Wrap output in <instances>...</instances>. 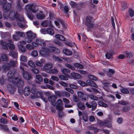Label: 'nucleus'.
<instances>
[{
	"label": "nucleus",
	"instance_id": "nucleus-1",
	"mask_svg": "<svg viewBox=\"0 0 134 134\" xmlns=\"http://www.w3.org/2000/svg\"><path fill=\"white\" fill-rule=\"evenodd\" d=\"M0 3H1V4L4 5L3 8L5 10V12L3 13L4 18L7 19L9 18L10 20L16 21H24L23 16L19 15L17 13H15L13 10H12L9 14L8 11L10 10L12 8L11 3H6L5 0H0Z\"/></svg>",
	"mask_w": 134,
	"mask_h": 134
},
{
	"label": "nucleus",
	"instance_id": "nucleus-2",
	"mask_svg": "<svg viewBox=\"0 0 134 134\" xmlns=\"http://www.w3.org/2000/svg\"><path fill=\"white\" fill-rule=\"evenodd\" d=\"M42 47L41 49L39 51L40 55L43 57H46L49 55V53L53 52L56 54L60 53L59 49L53 46H49L48 47Z\"/></svg>",
	"mask_w": 134,
	"mask_h": 134
},
{
	"label": "nucleus",
	"instance_id": "nucleus-3",
	"mask_svg": "<svg viewBox=\"0 0 134 134\" xmlns=\"http://www.w3.org/2000/svg\"><path fill=\"white\" fill-rule=\"evenodd\" d=\"M8 80L9 81L12 83H13L16 84L17 86L19 87H22L24 83L23 81L19 77L18 78H14L15 74L11 71H9L8 74Z\"/></svg>",
	"mask_w": 134,
	"mask_h": 134
},
{
	"label": "nucleus",
	"instance_id": "nucleus-4",
	"mask_svg": "<svg viewBox=\"0 0 134 134\" xmlns=\"http://www.w3.org/2000/svg\"><path fill=\"white\" fill-rule=\"evenodd\" d=\"M25 9L27 13V15L28 18L32 20L34 18V16L29 12L31 10L34 13L37 12L38 10L36 8L35 5L34 4L27 5L25 7Z\"/></svg>",
	"mask_w": 134,
	"mask_h": 134
},
{
	"label": "nucleus",
	"instance_id": "nucleus-5",
	"mask_svg": "<svg viewBox=\"0 0 134 134\" xmlns=\"http://www.w3.org/2000/svg\"><path fill=\"white\" fill-rule=\"evenodd\" d=\"M26 37L25 39L26 41L28 43H30L36 37L35 34L32 31L29 30L26 32Z\"/></svg>",
	"mask_w": 134,
	"mask_h": 134
},
{
	"label": "nucleus",
	"instance_id": "nucleus-6",
	"mask_svg": "<svg viewBox=\"0 0 134 134\" xmlns=\"http://www.w3.org/2000/svg\"><path fill=\"white\" fill-rule=\"evenodd\" d=\"M49 41H45L39 38H36L35 41L33 42V44L35 47H37L39 46L42 47H46V43L49 42Z\"/></svg>",
	"mask_w": 134,
	"mask_h": 134
},
{
	"label": "nucleus",
	"instance_id": "nucleus-7",
	"mask_svg": "<svg viewBox=\"0 0 134 134\" xmlns=\"http://www.w3.org/2000/svg\"><path fill=\"white\" fill-rule=\"evenodd\" d=\"M78 83L82 86H84L87 85V84L90 86L95 87H97V86L96 83L93 81L90 80H87L86 81V83L81 81H79Z\"/></svg>",
	"mask_w": 134,
	"mask_h": 134
},
{
	"label": "nucleus",
	"instance_id": "nucleus-8",
	"mask_svg": "<svg viewBox=\"0 0 134 134\" xmlns=\"http://www.w3.org/2000/svg\"><path fill=\"white\" fill-rule=\"evenodd\" d=\"M17 63L16 61L11 60L8 64H6L2 66L3 70H8L11 67H15Z\"/></svg>",
	"mask_w": 134,
	"mask_h": 134
},
{
	"label": "nucleus",
	"instance_id": "nucleus-9",
	"mask_svg": "<svg viewBox=\"0 0 134 134\" xmlns=\"http://www.w3.org/2000/svg\"><path fill=\"white\" fill-rule=\"evenodd\" d=\"M19 43L18 46L19 50L23 53L25 52L26 51V49L23 45L25 44L26 43V41H20Z\"/></svg>",
	"mask_w": 134,
	"mask_h": 134
},
{
	"label": "nucleus",
	"instance_id": "nucleus-10",
	"mask_svg": "<svg viewBox=\"0 0 134 134\" xmlns=\"http://www.w3.org/2000/svg\"><path fill=\"white\" fill-rule=\"evenodd\" d=\"M63 102L61 99H59L57 100L56 109L58 111H60L63 109Z\"/></svg>",
	"mask_w": 134,
	"mask_h": 134
},
{
	"label": "nucleus",
	"instance_id": "nucleus-11",
	"mask_svg": "<svg viewBox=\"0 0 134 134\" xmlns=\"http://www.w3.org/2000/svg\"><path fill=\"white\" fill-rule=\"evenodd\" d=\"M21 70L23 71V76L24 78L26 80H30L31 79V77L30 75L27 72L24 71V68L21 66L20 67Z\"/></svg>",
	"mask_w": 134,
	"mask_h": 134
},
{
	"label": "nucleus",
	"instance_id": "nucleus-12",
	"mask_svg": "<svg viewBox=\"0 0 134 134\" xmlns=\"http://www.w3.org/2000/svg\"><path fill=\"white\" fill-rule=\"evenodd\" d=\"M77 94L79 97L82 100H86L88 98V97L87 95L81 91L78 92Z\"/></svg>",
	"mask_w": 134,
	"mask_h": 134
},
{
	"label": "nucleus",
	"instance_id": "nucleus-13",
	"mask_svg": "<svg viewBox=\"0 0 134 134\" xmlns=\"http://www.w3.org/2000/svg\"><path fill=\"white\" fill-rule=\"evenodd\" d=\"M92 18L90 16H88L86 18V24L87 26L90 28L93 26V24L92 21Z\"/></svg>",
	"mask_w": 134,
	"mask_h": 134
},
{
	"label": "nucleus",
	"instance_id": "nucleus-14",
	"mask_svg": "<svg viewBox=\"0 0 134 134\" xmlns=\"http://www.w3.org/2000/svg\"><path fill=\"white\" fill-rule=\"evenodd\" d=\"M109 120L108 119L104 121H102L100 120L98 121V123L99 125L102 126L103 127H109Z\"/></svg>",
	"mask_w": 134,
	"mask_h": 134
},
{
	"label": "nucleus",
	"instance_id": "nucleus-15",
	"mask_svg": "<svg viewBox=\"0 0 134 134\" xmlns=\"http://www.w3.org/2000/svg\"><path fill=\"white\" fill-rule=\"evenodd\" d=\"M8 42L7 43V46L9 48L11 49H14L15 48V46L13 43L12 41L10 39H8Z\"/></svg>",
	"mask_w": 134,
	"mask_h": 134
},
{
	"label": "nucleus",
	"instance_id": "nucleus-16",
	"mask_svg": "<svg viewBox=\"0 0 134 134\" xmlns=\"http://www.w3.org/2000/svg\"><path fill=\"white\" fill-rule=\"evenodd\" d=\"M0 35L1 37L2 38H5L7 37H11V35L8 32H3L2 31H1Z\"/></svg>",
	"mask_w": 134,
	"mask_h": 134
},
{
	"label": "nucleus",
	"instance_id": "nucleus-17",
	"mask_svg": "<svg viewBox=\"0 0 134 134\" xmlns=\"http://www.w3.org/2000/svg\"><path fill=\"white\" fill-rule=\"evenodd\" d=\"M36 17L39 19H42L45 18V16L42 12L40 11L39 13L37 14Z\"/></svg>",
	"mask_w": 134,
	"mask_h": 134
},
{
	"label": "nucleus",
	"instance_id": "nucleus-18",
	"mask_svg": "<svg viewBox=\"0 0 134 134\" xmlns=\"http://www.w3.org/2000/svg\"><path fill=\"white\" fill-rule=\"evenodd\" d=\"M55 37L56 38L61 41H65V37L62 35L59 34H57L55 35Z\"/></svg>",
	"mask_w": 134,
	"mask_h": 134
},
{
	"label": "nucleus",
	"instance_id": "nucleus-19",
	"mask_svg": "<svg viewBox=\"0 0 134 134\" xmlns=\"http://www.w3.org/2000/svg\"><path fill=\"white\" fill-rule=\"evenodd\" d=\"M30 89L28 87H25L24 89V93L25 96H28L30 94Z\"/></svg>",
	"mask_w": 134,
	"mask_h": 134
},
{
	"label": "nucleus",
	"instance_id": "nucleus-20",
	"mask_svg": "<svg viewBox=\"0 0 134 134\" xmlns=\"http://www.w3.org/2000/svg\"><path fill=\"white\" fill-rule=\"evenodd\" d=\"M53 67L52 65L50 63L46 64L44 66V69L46 70H49L51 69Z\"/></svg>",
	"mask_w": 134,
	"mask_h": 134
},
{
	"label": "nucleus",
	"instance_id": "nucleus-21",
	"mask_svg": "<svg viewBox=\"0 0 134 134\" xmlns=\"http://www.w3.org/2000/svg\"><path fill=\"white\" fill-rule=\"evenodd\" d=\"M70 75L72 77L75 79H79L81 77L80 75L75 72H72Z\"/></svg>",
	"mask_w": 134,
	"mask_h": 134
},
{
	"label": "nucleus",
	"instance_id": "nucleus-22",
	"mask_svg": "<svg viewBox=\"0 0 134 134\" xmlns=\"http://www.w3.org/2000/svg\"><path fill=\"white\" fill-rule=\"evenodd\" d=\"M63 102L65 104V107L66 108H70L71 107V106L70 105H67L66 104H68L70 103L69 100L68 99L63 98Z\"/></svg>",
	"mask_w": 134,
	"mask_h": 134
},
{
	"label": "nucleus",
	"instance_id": "nucleus-23",
	"mask_svg": "<svg viewBox=\"0 0 134 134\" xmlns=\"http://www.w3.org/2000/svg\"><path fill=\"white\" fill-rule=\"evenodd\" d=\"M0 44L2 47L3 49H8L7 44L5 42H4L3 40H1L0 41Z\"/></svg>",
	"mask_w": 134,
	"mask_h": 134
},
{
	"label": "nucleus",
	"instance_id": "nucleus-24",
	"mask_svg": "<svg viewBox=\"0 0 134 134\" xmlns=\"http://www.w3.org/2000/svg\"><path fill=\"white\" fill-rule=\"evenodd\" d=\"M61 71L62 73L65 75H67L70 72L69 69L66 68H63L61 69Z\"/></svg>",
	"mask_w": 134,
	"mask_h": 134
},
{
	"label": "nucleus",
	"instance_id": "nucleus-25",
	"mask_svg": "<svg viewBox=\"0 0 134 134\" xmlns=\"http://www.w3.org/2000/svg\"><path fill=\"white\" fill-rule=\"evenodd\" d=\"M50 24V22L47 20H45L41 23L42 25L44 27H47Z\"/></svg>",
	"mask_w": 134,
	"mask_h": 134
},
{
	"label": "nucleus",
	"instance_id": "nucleus-26",
	"mask_svg": "<svg viewBox=\"0 0 134 134\" xmlns=\"http://www.w3.org/2000/svg\"><path fill=\"white\" fill-rule=\"evenodd\" d=\"M2 106L3 108H7L8 105V102L6 99L3 98L2 99Z\"/></svg>",
	"mask_w": 134,
	"mask_h": 134
},
{
	"label": "nucleus",
	"instance_id": "nucleus-27",
	"mask_svg": "<svg viewBox=\"0 0 134 134\" xmlns=\"http://www.w3.org/2000/svg\"><path fill=\"white\" fill-rule=\"evenodd\" d=\"M40 61L41 62L38 61L36 62V64L37 66L41 67L43 66V64L44 63L45 61L43 59H41Z\"/></svg>",
	"mask_w": 134,
	"mask_h": 134
},
{
	"label": "nucleus",
	"instance_id": "nucleus-28",
	"mask_svg": "<svg viewBox=\"0 0 134 134\" xmlns=\"http://www.w3.org/2000/svg\"><path fill=\"white\" fill-rule=\"evenodd\" d=\"M1 59L3 61H7L8 60V56L5 54H3L1 57Z\"/></svg>",
	"mask_w": 134,
	"mask_h": 134
},
{
	"label": "nucleus",
	"instance_id": "nucleus-29",
	"mask_svg": "<svg viewBox=\"0 0 134 134\" xmlns=\"http://www.w3.org/2000/svg\"><path fill=\"white\" fill-rule=\"evenodd\" d=\"M70 4L72 8L77 9L78 5L74 1H71L70 2Z\"/></svg>",
	"mask_w": 134,
	"mask_h": 134
},
{
	"label": "nucleus",
	"instance_id": "nucleus-30",
	"mask_svg": "<svg viewBox=\"0 0 134 134\" xmlns=\"http://www.w3.org/2000/svg\"><path fill=\"white\" fill-rule=\"evenodd\" d=\"M31 44H27L26 46V48L27 49L30 50L34 49L35 47V46H34V44H33V42H32Z\"/></svg>",
	"mask_w": 134,
	"mask_h": 134
},
{
	"label": "nucleus",
	"instance_id": "nucleus-31",
	"mask_svg": "<svg viewBox=\"0 0 134 134\" xmlns=\"http://www.w3.org/2000/svg\"><path fill=\"white\" fill-rule=\"evenodd\" d=\"M64 53L66 55H69L71 54V52L69 50L65 49L63 50Z\"/></svg>",
	"mask_w": 134,
	"mask_h": 134
},
{
	"label": "nucleus",
	"instance_id": "nucleus-32",
	"mask_svg": "<svg viewBox=\"0 0 134 134\" xmlns=\"http://www.w3.org/2000/svg\"><path fill=\"white\" fill-rule=\"evenodd\" d=\"M78 108L81 110H83L85 108V105L81 103H79L77 104Z\"/></svg>",
	"mask_w": 134,
	"mask_h": 134
},
{
	"label": "nucleus",
	"instance_id": "nucleus-33",
	"mask_svg": "<svg viewBox=\"0 0 134 134\" xmlns=\"http://www.w3.org/2000/svg\"><path fill=\"white\" fill-rule=\"evenodd\" d=\"M54 33V31L53 29L49 28L47 29V34L52 35H53Z\"/></svg>",
	"mask_w": 134,
	"mask_h": 134
},
{
	"label": "nucleus",
	"instance_id": "nucleus-34",
	"mask_svg": "<svg viewBox=\"0 0 134 134\" xmlns=\"http://www.w3.org/2000/svg\"><path fill=\"white\" fill-rule=\"evenodd\" d=\"M20 61L26 62L27 61V57L23 55H21L20 58Z\"/></svg>",
	"mask_w": 134,
	"mask_h": 134
},
{
	"label": "nucleus",
	"instance_id": "nucleus-35",
	"mask_svg": "<svg viewBox=\"0 0 134 134\" xmlns=\"http://www.w3.org/2000/svg\"><path fill=\"white\" fill-rule=\"evenodd\" d=\"M109 84L108 82H104L103 83V87L104 89V90L107 91H108L109 89L108 88V86Z\"/></svg>",
	"mask_w": 134,
	"mask_h": 134
},
{
	"label": "nucleus",
	"instance_id": "nucleus-36",
	"mask_svg": "<svg viewBox=\"0 0 134 134\" xmlns=\"http://www.w3.org/2000/svg\"><path fill=\"white\" fill-rule=\"evenodd\" d=\"M91 104V107L92 108V110H94L96 108L97 105V104L96 102L94 101H93L92 102Z\"/></svg>",
	"mask_w": 134,
	"mask_h": 134
},
{
	"label": "nucleus",
	"instance_id": "nucleus-37",
	"mask_svg": "<svg viewBox=\"0 0 134 134\" xmlns=\"http://www.w3.org/2000/svg\"><path fill=\"white\" fill-rule=\"evenodd\" d=\"M98 105L100 106H102L105 107H108L107 104L104 103L102 101H99L98 103Z\"/></svg>",
	"mask_w": 134,
	"mask_h": 134
},
{
	"label": "nucleus",
	"instance_id": "nucleus-38",
	"mask_svg": "<svg viewBox=\"0 0 134 134\" xmlns=\"http://www.w3.org/2000/svg\"><path fill=\"white\" fill-rule=\"evenodd\" d=\"M0 129L5 131H8V129L6 125L0 124Z\"/></svg>",
	"mask_w": 134,
	"mask_h": 134
},
{
	"label": "nucleus",
	"instance_id": "nucleus-39",
	"mask_svg": "<svg viewBox=\"0 0 134 134\" xmlns=\"http://www.w3.org/2000/svg\"><path fill=\"white\" fill-rule=\"evenodd\" d=\"M62 96L66 97H69L70 96V94L68 92L65 91H62Z\"/></svg>",
	"mask_w": 134,
	"mask_h": 134
},
{
	"label": "nucleus",
	"instance_id": "nucleus-40",
	"mask_svg": "<svg viewBox=\"0 0 134 134\" xmlns=\"http://www.w3.org/2000/svg\"><path fill=\"white\" fill-rule=\"evenodd\" d=\"M15 33L18 35L19 36L22 37H24L25 36V34L24 32H21L19 31H16L15 32Z\"/></svg>",
	"mask_w": 134,
	"mask_h": 134
},
{
	"label": "nucleus",
	"instance_id": "nucleus-41",
	"mask_svg": "<svg viewBox=\"0 0 134 134\" xmlns=\"http://www.w3.org/2000/svg\"><path fill=\"white\" fill-rule=\"evenodd\" d=\"M115 19V17L114 16H112L111 18V22L112 25L114 29H115V24L114 20Z\"/></svg>",
	"mask_w": 134,
	"mask_h": 134
},
{
	"label": "nucleus",
	"instance_id": "nucleus-42",
	"mask_svg": "<svg viewBox=\"0 0 134 134\" xmlns=\"http://www.w3.org/2000/svg\"><path fill=\"white\" fill-rule=\"evenodd\" d=\"M9 55L13 58H16L17 57V53L13 51H11Z\"/></svg>",
	"mask_w": 134,
	"mask_h": 134
},
{
	"label": "nucleus",
	"instance_id": "nucleus-43",
	"mask_svg": "<svg viewBox=\"0 0 134 134\" xmlns=\"http://www.w3.org/2000/svg\"><path fill=\"white\" fill-rule=\"evenodd\" d=\"M75 67L78 68L82 69L83 67V65L79 63H76L74 64Z\"/></svg>",
	"mask_w": 134,
	"mask_h": 134
},
{
	"label": "nucleus",
	"instance_id": "nucleus-44",
	"mask_svg": "<svg viewBox=\"0 0 134 134\" xmlns=\"http://www.w3.org/2000/svg\"><path fill=\"white\" fill-rule=\"evenodd\" d=\"M18 25L19 27L21 28H26L27 27V25H24L20 22L18 23Z\"/></svg>",
	"mask_w": 134,
	"mask_h": 134
},
{
	"label": "nucleus",
	"instance_id": "nucleus-45",
	"mask_svg": "<svg viewBox=\"0 0 134 134\" xmlns=\"http://www.w3.org/2000/svg\"><path fill=\"white\" fill-rule=\"evenodd\" d=\"M55 93L57 97H62V91H55Z\"/></svg>",
	"mask_w": 134,
	"mask_h": 134
},
{
	"label": "nucleus",
	"instance_id": "nucleus-46",
	"mask_svg": "<svg viewBox=\"0 0 134 134\" xmlns=\"http://www.w3.org/2000/svg\"><path fill=\"white\" fill-rule=\"evenodd\" d=\"M91 99L95 100H98V98L95 96L93 95L92 94H90L88 96Z\"/></svg>",
	"mask_w": 134,
	"mask_h": 134
},
{
	"label": "nucleus",
	"instance_id": "nucleus-47",
	"mask_svg": "<svg viewBox=\"0 0 134 134\" xmlns=\"http://www.w3.org/2000/svg\"><path fill=\"white\" fill-rule=\"evenodd\" d=\"M32 55L34 57H36L38 55L37 51L36 50H33L31 52Z\"/></svg>",
	"mask_w": 134,
	"mask_h": 134
},
{
	"label": "nucleus",
	"instance_id": "nucleus-48",
	"mask_svg": "<svg viewBox=\"0 0 134 134\" xmlns=\"http://www.w3.org/2000/svg\"><path fill=\"white\" fill-rule=\"evenodd\" d=\"M54 42L60 46H62L63 45V43L60 42L59 41L57 40H54L53 41Z\"/></svg>",
	"mask_w": 134,
	"mask_h": 134
},
{
	"label": "nucleus",
	"instance_id": "nucleus-49",
	"mask_svg": "<svg viewBox=\"0 0 134 134\" xmlns=\"http://www.w3.org/2000/svg\"><path fill=\"white\" fill-rule=\"evenodd\" d=\"M88 77L90 79L95 81L97 80V78L95 76L91 75H89L88 76Z\"/></svg>",
	"mask_w": 134,
	"mask_h": 134
},
{
	"label": "nucleus",
	"instance_id": "nucleus-50",
	"mask_svg": "<svg viewBox=\"0 0 134 134\" xmlns=\"http://www.w3.org/2000/svg\"><path fill=\"white\" fill-rule=\"evenodd\" d=\"M28 64L29 66L32 68H34L35 67V65L34 63L30 60H29Z\"/></svg>",
	"mask_w": 134,
	"mask_h": 134
},
{
	"label": "nucleus",
	"instance_id": "nucleus-51",
	"mask_svg": "<svg viewBox=\"0 0 134 134\" xmlns=\"http://www.w3.org/2000/svg\"><path fill=\"white\" fill-rule=\"evenodd\" d=\"M8 120L3 118H0V122L4 124H7L8 123Z\"/></svg>",
	"mask_w": 134,
	"mask_h": 134
},
{
	"label": "nucleus",
	"instance_id": "nucleus-52",
	"mask_svg": "<svg viewBox=\"0 0 134 134\" xmlns=\"http://www.w3.org/2000/svg\"><path fill=\"white\" fill-rule=\"evenodd\" d=\"M121 91L124 94H128L129 93V91L126 88H122L121 89Z\"/></svg>",
	"mask_w": 134,
	"mask_h": 134
},
{
	"label": "nucleus",
	"instance_id": "nucleus-53",
	"mask_svg": "<svg viewBox=\"0 0 134 134\" xmlns=\"http://www.w3.org/2000/svg\"><path fill=\"white\" fill-rule=\"evenodd\" d=\"M58 72V70L55 69H53L49 71V73L51 74H57V73Z\"/></svg>",
	"mask_w": 134,
	"mask_h": 134
},
{
	"label": "nucleus",
	"instance_id": "nucleus-54",
	"mask_svg": "<svg viewBox=\"0 0 134 134\" xmlns=\"http://www.w3.org/2000/svg\"><path fill=\"white\" fill-rule=\"evenodd\" d=\"M59 78L63 80H66L68 79V77L63 75H60L59 76Z\"/></svg>",
	"mask_w": 134,
	"mask_h": 134
},
{
	"label": "nucleus",
	"instance_id": "nucleus-55",
	"mask_svg": "<svg viewBox=\"0 0 134 134\" xmlns=\"http://www.w3.org/2000/svg\"><path fill=\"white\" fill-rule=\"evenodd\" d=\"M70 87L72 88L77 89L78 88V87L76 85L73 84H70L69 85Z\"/></svg>",
	"mask_w": 134,
	"mask_h": 134
},
{
	"label": "nucleus",
	"instance_id": "nucleus-56",
	"mask_svg": "<svg viewBox=\"0 0 134 134\" xmlns=\"http://www.w3.org/2000/svg\"><path fill=\"white\" fill-rule=\"evenodd\" d=\"M65 43L67 45L70 47L72 46L75 45V44L74 43V42L72 43L71 42H69L68 41L66 42H65Z\"/></svg>",
	"mask_w": 134,
	"mask_h": 134
},
{
	"label": "nucleus",
	"instance_id": "nucleus-57",
	"mask_svg": "<svg viewBox=\"0 0 134 134\" xmlns=\"http://www.w3.org/2000/svg\"><path fill=\"white\" fill-rule=\"evenodd\" d=\"M36 79L40 82H42L43 81V79L41 76L39 75H36Z\"/></svg>",
	"mask_w": 134,
	"mask_h": 134
},
{
	"label": "nucleus",
	"instance_id": "nucleus-58",
	"mask_svg": "<svg viewBox=\"0 0 134 134\" xmlns=\"http://www.w3.org/2000/svg\"><path fill=\"white\" fill-rule=\"evenodd\" d=\"M62 21L61 19H58L54 21V23L56 25L58 26L59 25L60 23H61Z\"/></svg>",
	"mask_w": 134,
	"mask_h": 134
},
{
	"label": "nucleus",
	"instance_id": "nucleus-59",
	"mask_svg": "<svg viewBox=\"0 0 134 134\" xmlns=\"http://www.w3.org/2000/svg\"><path fill=\"white\" fill-rule=\"evenodd\" d=\"M115 72V71L114 70L109 69V77H112Z\"/></svg>",
	"mask_w": 134,
	"mask_h": 134
},
{
	"label": "nucleus",
	"instance_id": "nucleus-60",
	"mask_svg": "<svg viewBox=\"0 0 134 134\" xmlns=\"http://www.w3.org/2000/svg\"><path fill=\"white\" fill-rule=\"evenodd\" d=\"M9 90L11 93L13 94L15 91V88L14 87L11 86V88H9Z\"/></svg>",
	"mask_w": 134,
	"mask_h": 134
},
{
	"label": "nucleus",
	"instance_id": "nucleus-61",
	"mask_svg": "<svg viewBox=\"0 0 134 134\" xmlns=\"http://www.w3.org/2000/svg\"><path fill=\"white\" fill-rule=\"evenodd\" d=\"M40 31L43 34H47V29L44 28L41 29Z\"/></svg>",
	"mask_w": 134,
	"mask_h": 134
},
{
	"label": "nucleus",
	"instance_id": "nucleus-62",
	"mask_svg": "<svg viewBox=\"0 0 134 134\" xmlns=\"http://www.w3.org/2000/svg\"><path fill=\"white\" fill-rule=\"evenodd\" d=\"M65 65L66 66L71 69L72 70H75V68L74 66L70 64L66 63L65 64Z\"/></svg>",
	"mask_w": 134,
	"mask_h": 134
},
{
	"label": "nucleus",
	"instance_id": "nucleus-63",
	"mask_svg": "<svg viewBox=\"0 0 134 134\" xmlns=\"http://www.w3.org/2000/svg\"><path fill=\"white\" fill-rule=\"evenodd\" d=\"M51 79L53 81H58L59 80V78L56 76H52L51 77Z\"/></svg>",
	"mask_w": 134,
	"mask_h": 134
},
{
	"label": "nucleus",
	"instance_id": "nucleus-64",
	"mask_svg": "<svg viewBox=\"0 0 134 134\" xmlns=\"http://www.w3.org/2000/svg\"><path fill=\"white\" fill-rule=\"evenodd\" d=\"M36 95L37 96L40 97L41 98H42L43 97V94L41 92H37Z\"/></svg>",
	"mask_w": 134,
	"mask_h": 134
}]
</instances>
